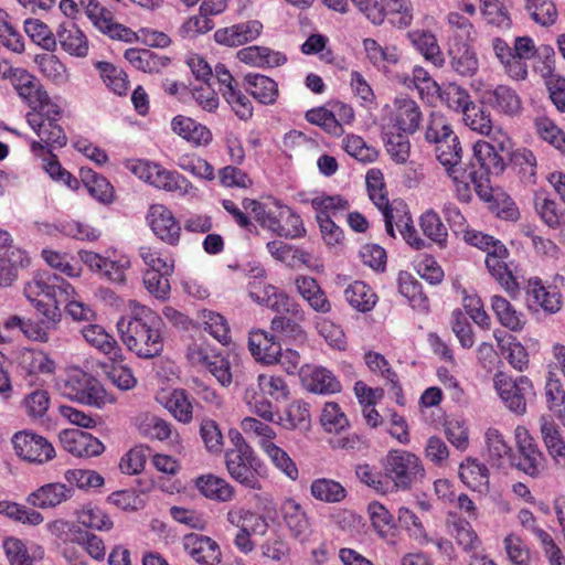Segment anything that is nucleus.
Instances as JSON below:
<instances>
[{
    "mask_svg": "<svg viewBox=\"0 0 565 565\" xmlns=\"http://www.w3.org/2000/svg\"><path fill=\"white\" fill-rule=\"evenodd\" d=\"M7 79L11 81L19 97L32 109L26 114V121L40 138L31 143L32 152L38 153L46 148L52 153L53 149L63 148L67 137L57 122L61 109L51 100L41 82L21 67H13Z\"/></svg>",
    "mask_w": 565,
    "mask_h": 565,
    "instance_id": "nucleus-1",
    "label": "nucleus"
},
{
    "mask_svg": "<svg viewBox=\"0 0 565 565\" xmlns=\"http://www.w3.org/2000/svg\"><path fill=\"white\" fill-rule=\"evenodd\" d=\"M120 339L140 359L161 355L164 347L163 321L152 309L135 306L131 313L117 322Z\"/></svg>",
    "mask_w": 565,
    "mask_h": 565,
    "instance_id": "nucleus-2",
    "label": "nucleus"
},
{
    "mask_svg": "<svg viewBox=\"0 0 565 565\" xmlns=\"http://www.w3.org/2000/svg\"><path fill=\"white\" fill-rule=\"evenodd\" d=\"M491 45L509 77L514 81L526 78L527 61L536 54L534 41L530 36H516L513 46L497 36L492 39Z\"/></svg>",
    "mask_w": 565,
    "mask_h": 565,
    "instance_id": "nucleus-3",
    "label": "nucleus"
},
{
    "mask_svg": "<svg viewBox=\"0 0 565 565\" xmlns=\"http://www.w3.org/2000/svg\"><path fill=\"white\" fill-rule=\"evenodd\" d=\"M385 477L394 489L409 490L414 484L422 482L425 469L418 456L406 450H390L383 460Z\"/></svg>",
    "mask_w": 565,
    "mask_h": 565,
    "instance_id": "nucleus-4",
    "label": "nucleus"
},
{
    "mask_svg": "<svg viewBox=\"0 0 565 565\" xmlns=\"http://www.w3.org/2000/svg\"><path fill=\"white\" fill-rule=\"evenodd\" d=\"M24 294L34 306L35 302H41L60 308V305L74 294V288L63 277L51 271H42L25 285Z\"/></svg>",
    "mask_w": 565,
    "mask_h": 565,
    "instance_id": "nucleus-5",
    "label": "nucleus"
},
{
    "mask_svg": "<svg viewBox=\"0 0 565 565\" xmlns=\"http://www.w3.org/2000/svg\"><path fill=\"white\" fill-rule=\"evenodd\" d=\"M493 383L505 407L516 415H523L527 403L535 396L532 381L523 375L512 379L504 372H498Z\"/></svg>",
    "mask_w": 565,
    "mask_h": 565,
    "instance_id": "nucleus-6",
    "label": "nucleus"
},
{
    "mask_svg": "<svg viewBox=\"0 0 565 565\" xmlns=\"http://www.w3.org/2000/svg\"><path fill=\"white\" fill-rule=\"evenodd\" d=\"M515 439L519 457L512 458V466L532 478L541 477L546 468V459L535 439L523 427L515 429Z\"/></svg>",
    "mask_w": 565,
    "mask_h": 565,
    "instance_id": "nucleus-7",
    "label": "nucleus"
},
{
    "mask_svg": "<svg viewBox=\"0 0 565 565\" xmlns=\"http://www.w3.org/2000/svg\"><path fill=\"white\" fill-rule=\"evenodd\" d=\"M455 171L449 177L456 184L457 196L461 202L471 200L469 182L473 184L475 191L481 200L490 202L493 199L490 180L484 178V174L479 175L476 163L470 162L468 166L456 168Z\"/></svg>",
    "mask_w": 565,
    "mask_h": 565,
    "instance_id": "nucleus-8",
    "label": "nucleus"
},
{
    "mask_svg": "<svg viewBox=\"0 0 565 565\" xmlns=\"http://www.w3.org/2000/svg\"><path fill=\"white\" fill-rule=\"evenodd\" d=\"M35 309L43 318L40 321H32L30 319L25 320L22 333L33 341L43 343L55 341L52 334L58 329L61 323V309L52 303L43 305L41 302H35Z\"/></svg>",
    "mask_w": 565,
    "mask_h": 565,
    "instance_id": "nucleus-9",
    "label": "nucleus"
},
{
    "mask_svg": "<svg viewBox=\"0 0 565 565\" xmlns=\"http://www.w3.org/2000/svg\"><path fill=\"white\" fill-rule=\"evenodd\" d=\"M17 455L30 462L44 463L55 456L52 444L34 433L19 431L12 438Z\"/></svg>",
    "mask_w": 565,
    "mask_h": 565,
    "instance_id": "nucleus-10",
    "label": "nucleus"
},
{
    "mask_svg": "<svg viewBox=\"0 0 565 565\" xmlns=\"http://www.w3.org/2000/svg\"><path fill=\"white\" fill-rule=\"evenodd\" d=\"M81 6L85 8L87 17L98 28L99 31L107 34L113 40H120L131 43L137 40L136 33L129 28L113 21L110 11L100 7L95 0H81Z\"/></svg>",
    "mask_w": 565,
    "mask_h": 565,
    "instance_id": "nucleus-11",
    "label": "nucleus"
},
{
    "mask_svg": "<svg viewBox=\"0 0 565 565\" xmlns=\"http://www.w3.org/2000/svg\"><path fill=\"white\" fill-rule=\"evenodd\" d=\"M188 358L193 365L204 366L222 386L232 383L231 364L222 353H215L203 345L189 348Z\"/></svg>",
    "mask_w": 565,
    "mask_h": 565,
    "instance_id": "nucleus-12",
    "label": "nucleus"
},
{
    "mask_svg": "<svg viewBox=\"0 0 565 565\" xmlns=\"http://www.w3.org/2000/svg\"><path fill=\"white\" fill-rule=\"evenodd\" d=\"M58 438L62 447L78 458L96 457L105 450L100 440L79 428L64 429Z\"/></svg>",
    "mask_w": 565,
    "mask_h": 565,
    "instance_id": "nucleus-13",
    "label": "nucleus"
},
{
    "mask_svg": "<svg viewBox=\"0 0 565 565\" xmlns=\"http://www.w3.org/2000/svg\"><path fill=\"white\" fill-rule=\"evenodd\" d=\"M250 298L258 303H266L276 316H287L299 320H306V312L294 298L285 292H278L275 287L268 285L264 287V295L249 290Z\"/></svg>",
    "mask_w": 565,
    "mask_h": 565,
    "instance_id": "nucleus-14",
    "label": "nucleus"
},
{
    "mask_svg": "<svg viewBox=\"0 0 565 565\" xmlns=\"http://www.w3.org/2000/svg\"><path fill=\"white\" fill-rule=\"evenodd\" d=\"M225 463L233 479L246 488L260 489V482L256 476V469L259 462L254 451L246 454V457L239 452H226Z\"/></svg>",
    "mask_w": 565,
    "mask_h": 565,
    "instance_id": "nucleus-15",
    "label": "nucleus"
},
{
    "mask_svg": "<svg viewBox=\"0 0 565 565\" xmlns=\"http://www.w3.org/2000/svg\"><path fill=\"white\" fill-rule=\"evenodd\" d=\"M72 382V397L81 404L102 408L113 402L100 382L87 374L73 377Z\"/></svg>",
    "mask_w": 565,
    "mask_h": 565,
    "instance_id": "nucleus-16",
    "label": "nucleus"
},
{
    "mask_svg": "<svg viewBox=\"0 0 565 565\" xmlns=\"http://www.w3.org/2000/svg\"><path fill=\"white\" fill-rule=\"evenodd\" d=\"M447 54L451 70L459 76L472 77L478 72L479 60L469 42L454 38Z\"/></svg>",
    "mask_w": 565,
    "mask_h": 565,
    "instance_id": "nucleus-17",
    "label": "nucleus"
},
{
    "mask_svg": "<svg viewBox=\"0 0 565 565\" xmlns=\"http://www.w3.org/2000/svg\"><path fill=\"white\" fill-rule=\"evenodd\" d=\"M185 552L199 564L215 565L221 561L220 545L211 537L190 533L183 537Z\"/></svg>",
    "mask_w": 565,
    "mask_h": 565,
    "instance_id": "nucleus-18",
    "label": "nucleus"
},
{
    "mask_svg": "<svg viewBox=\"0 0 565 565\" xmlns=\"http://www.w3.org/2000/svg\"><path fill=\"white\" fill-rule=\"evenodd\" d=\"M507 256V247L504 245H495V248L487 254L486 266L505 291L512 298H515L519 294V284L504 262Z\"/></svg>",
    "mask_w": 565,
    "mask_h": 565,
    "instance_id": "nucleus-19",
    "label": "nucleus"
},
{
    "mask_svg": "<svg viewBox=\"0 0 565 565\" xmlns=\"http://www.w3.org/2000/svg\"><path fill=\"white\" fill-rule=\"evenodd\" d=\"M484 99L492 109L508 117H516L523 109L518 92L508 85H497L488 89Z\"/></svg>",
    "mask_w": 565,
    "mask_h": 565,
    "instance_id": "nucleus-20",
    "label": "nucleus"
},
{
    "mask_svg": "<svg viewBox=\"0 0 565 565\" xmlns=\"http://www.w3.org/2000/svg\"><path fill=\"white\" fill-rule=\"evenodd\" d=\"M73 494V487L62 482H51L30 493L26 502L39 509L55 508L70 500Z\"/></svg>",
    "mask_w": 565,
    "mask_h": 565,
    "instance_id": "nucleus-21",
    "label": "nucleus"
},
{
    "mask_svg": "<svg viewBox=\"0 0 565 565\" xmlns=\"http://www.w3.org/2000/svg\"><path fill=\"white\" fill-rule=\"evenodd\" d=\"M248 349L257 362L266 365L276 364L277 356L281 354V345L275 335L260 329L249 333Z\"/></svg>",
    "mask_w": 565,
    "mask_h": 565,
    "instance_id": "nucleus-22",
    "label": "nucleus"
},
{
    "mask_svg": "<svg viewBox=\"0 0 565 565\" xmlns=\"http://www.w3.org/2000/svg\"><path fill=\"white\" fill-rule=\"evenodd\" d=\"M303 386L311 393L334 394L341 391V384L329 370L306 365L300 370Z\"/></svg>",
    "mask_w": 565,
    "mask_h": 565,
    "instance_id": "nucleus-23",
    "label": "nucleus"
},
{
    "mask_svg": "<svg viewBox=\"0 0 565 565\" xmlns=\"http://www.w3.org/2000/svg\"><path fill=\"white\" fill-rule=\"evenodd\" d=\"M149 220L153 233L160 239L170 245H175L179 242L181 227L166 206L152 205L149 211Z\"/></svg>",
    "mask_w": 565,
    "mask_h": 565,
    "instance_id": "nucleus-24",
    "label": "nucleus"
},
{
    "mask_svg": "<svg viewBox=\"0 0 565 565\" xmlns=\"http://www.w3.org/2000/svg\"><path fill=\"white\" fill-rule=\"evenodd\" d=\"M541 437L555 466L565 469V439L559 427L550 417L540 418Z\"/></svg>",
    "mask_w": 565,
    "mask_h": 565,
    "instance_id": "nucleus-25",
    "label": "nucleus"
},
{
    "mask_svg": "<svg viewBox=\"0 0 565 565\" xmlns=\"http://www.w3.org/2000/svg\"><path fill=\"white\" fill-rule=\"evenodd\" d=\"M295 285L299 295L313 311L326 315L332 310L331 301L313 277L298 276Z\"/></svg>",
    "mask_w": 565,
    "mask_h": 565,
    "instance_id": "nucleus-26",
    "label": "nucleus"
},
{
    "mask_svg": "<svg viewBox=\"0 0 565 565\" xmlns=\"http://www.w3.org/2000/svg\"><path fill=\"white\" fill-rule=\"evenodd\" d=\"M81 332L87 343L108 355L110 361H122L124 355L120 345L103 327L88 324Z\"/></svg>",
    "mask_w": 565,
    "mask_h": 565,
    "instance_id": "nucleus-27",
    "label": "nucleus"
},
{
    "mask_svg": "<svg viewBox=\"0 0 565 565\" xmlns=\"http://www.w3.org/2000/svg\"><path fill=\"white\" fill-rule=\"evenodd\" d=\"M473 158L479 164V175L489 179V174L499 175L505 170V161L502 153H497L493 146H489L486 140H479L473 145Z\"/></svg>",
    "mask_w": 565,
    "mask_h": 565,
    "instance_id": "nucleus-28",
    "label": "nucleus"
},
{
    "mask_svg": "<svg viewBox=\"0 0 565 565\" xmlns=\"http://www.w3.org/2000/svg\"><path fill=\"white\" fill-rule=\"evenodd\" d=\"M55 38L64 51L75 56H86L88 44L85 34L72 21H64L58 25Z\"/></svg>",
    "mask_w": 565,
    "mask_h": 565,
    "instance_id": "nucleus-29",
    "label": "nucleus"
},
{
    "mask_svg": "<svg viewBox=\"0 0 565 565\" xmlns=\"http://www.w3.org/2000/svg\"><path fill=\"white\" fill-rule=\"evenodd\" d=\"M286 525L296 539L305 540L311 532V524L306 511L294 499H287L281 505Z\"/></svg>",
    "mask_w": 565,
    "mask_h": 565,
    "instance_id": "nucleus-30",
    "label": "nucleus"
},
{
    "mask_svg": "<svg viewBox=\"0 0 565 565\" xmlns=\"http://www.w3.org/2000/svg\"><path fill=\"white\" fill-rule=\"evenodd\" d=\"M172 130L193 143L195 147L207 146L212 141V132L205 126L196 122L192 118L175 116L171 121Z\"/></svg>",
    "mask_w": 565,
    "mask_h": 565,
    "instance_id": "nucleus-31",
    "label": "nucleus"
},
{
    "mask_svg": "<svg viewBox=\"0 0 565 565\" xmlns=\"http://www.w3.org/2000/svg\"><path fill=\"white\" fill-rule=\"evenodd\" d=\"M395 121L401 131L414 134L422 121V113L417 103L405 96L396 97Z\"/></svg>",
    "mask_w": 565,
    "mask_h": 565,
    "instance_id": "nucleus-32",
    "label": "nucleus"
},
{
    "mask_svg": "<svg viewBox=\"0 0 565 565\" xmlns=\"http://www.w3.org/2000/svg\"><path fill=\"white\" fill-rule=\"evenodd\" d=\"M407 38L426 61L437 67H441L445 64L443 52L436 36L431 32L413 30L407 33Z\"/></svg>",
    "mask_w": 565,
    "mask_h": 565,
    "instance_id": "nucleus-33",
    "label": "nucleus"
},
{
    "mask_svg": "<svg viewBox=\"0 0 565 565\" xmlns=\"http://www.w3.org/2000/svg\"><path fill=\"white\" fill-rule=\"evenodd\" d=\"M245 89L260 104L271 105L278 96L277 83L268 76L248 73L244 76Z\"/></svg>",
    "mask_w": 565,
    "mask_h": 565,
    "instance_id": "nucleus-34",
    "label": "nucleus"
},
{
    "mask_svg": "<svg viewBox=\"0 0 565 565\" xmlns=\"http://www.w3.org/2000/svg\"><path fill=\"white\" fill-rule=\"evenodd\" d=\"M237 58L256 67H275L285 64L286 56L265 46H247L237 52Z\"/></svg>",
    "mask_w": 565,
    "mask_h": 565,
    "instance_id": "nucleus-35",
    "label": "nucleus"
},
{
    "mask_svg": "<svg viewBox=\"0 0 565 565\" xmlns=\"http://www.w3.org/2000/svg\"><path fill=\"white\" fill-rule=\"evenodd\" d=\"M150 184L168 192H174L179 195L189 194L194 190L193 184L185 177L177 171H169L161 164H159L154 171Z\"/></svg>",
    "mask_w": 565,
    "mask_h": 565,
    "instance_id": "nucleus-36",
    "label": "nucleus"
},
{
    "mask_svg": "<svg viewBox=\"0 0 565 565\" xmlns=\"http://www.w3.org/2000/svg\"><path fill=\"white\" fill-rule=\"evenodd\" d=\"M195 487L205 498L218 502H227L234 495L233 487L226 480L213 475L196 478Z\"/></svg>",
    "mask_w": 565,
    "mask_h": 565,
    "instance_id": "nucleus-37",
    "label": "nucleus"
},
{
    "mask_svg": "<svg viewBox=\"0 0 565 565\" xmlns=\"http://www.w3.org/2000/svg\"><path fill=\"white\" fill-rule=\"evenodd\" d=\"M529 300L532 299L533 303L540 306L543 310L554 313L561 308V295L556 289L546 288L537 278L530 279L527 284Z\"/></svg>",
    "mask_w": 565,
    "mask_h": 565,
    "instance_id": "nucleus-38",
    "label": "nucleus"
},
{
    "mask_svg": "<svg viewBox=\"0 0 565 565\" xmlns=\"http://www.w3.org/2000/svg\"><path fill=\"white\" fill-rule=\"evenodd\" d=\"M125 58L137 70L145 73H156L167 66L169 58L160 56L148 49H128Z\"/></svg>",
    "mask_w": 565,
    "mask_h": 565,
    "instance_id": "nucleus-39",
    "label": "nucleus"
},
{
    "mask_svg": "<svg viewBox=\"0 0 565 565\" xmlns=\"http://www.w3.org/2000/svg\"><path fill=\"white\" fill-rule=\"evenodd\" d=\"M459 477L461 481L473 491L482 492L488 488V468L476 459L468 458L460 465Z\"/></svg>",
    "mask_w": 565,
    "mask_h": 565,
    "instance_id": "nucleus-40",
    "label": "nucleus"
},
{
    "mask_svg": "<svg viewBox=\"0 0 565 565\" xmlns=\"http://www.w3.org/2000/svg\"><path fill=\"white\" fill-rule=\"evenodd\" d=\"M81 179L89 194L99 202L109 204L114 201V188L105 177L89 168H82Z\"/></svg>",
    "mask_w": 565,
    "mask_h": 565,
    "instance_id": "nucleus-41",
    "label": "nucleus"
},
{
    "mask_svg": "<svg viewBox=\"0 0 565 565\" xmlns=\"http://www.w3.org/2000/svg\"><path fill=\"white\" fill-rule=\"evenodd\" d=\"M276 423L289 430L308 429L310 427L309 404L300 399L294 401L286 407L284 415H280Z\"/></svg>",
    "mask_w": 565,
    "mask_h": 565,
    "instance_id": "nucleus-42",
    "label": "nucleus"
},
{
    "mask_svg": "<svg viewBox=\"0 0 565 565\" xmlns=\"http://www.w3.org/2000/svg\"><path fill=\"white\" fill-rule=\"evenodd\" d=\"M344 297L351 307L361 312L371 311L377 302V296L372 288L359 280L347 287Z\"/></svg>",
    "mask_w": 565,
    "mask_h": 565,
    "instance_id": "nucleus-43",
    "label": "nucleus"
},
{
    "mask_svg": "<svg viewBox=\"0 0 565 565\" xmlns=\"http://www.w3.org/2000/svg\"><path fill=\"white\" fill-rule=\"evenodd\" d=\"M462 149L456 135L436 145L438 161L446 168L448 175L455 173V169L465 166L461 162Z\"/></svg>",
    "mask_w": 565,
    "mask_h": 565,
    "instance_id": "nucleus-44",
    "label": "nucleus"
},
{
    "mask_svg": "<svg viewBox=\"0 0 565 565\" xmlns=\"http://www.w3.org/2000/svg\"><path fill=\"white\" fill-rule=\"evenodd\" d=\"M398 290L408 299L413 308L427 310L429 307L428 297L423 291L422 284L411 274L402 271L398 275Z\"/></svg>",
    "mask_w": 565,
    "mask_h": 565,
    "instance_id": "nucleus-45",
    "label": "nucleus"
},
{
    "mask_svg": "<svg viewBox=\"0 0 565 565\" xmlns=\"http://www.w3.org/2000/svg\"><path fill=\"white\" fill-rule=\"evenodd\" d=\"M380 9L390 22L398 28H406L413 21L411 0H380Z\"/></svg>",
    "mask_w": 565,
    "mask_h": 565,
    "instance_id": "nucleus-46",
    "label": "nucleus"
},
{
    "mask_svg": "<svg viewBox=\"0 0 565 565\" xmlns=\"http://www.w3.org/2000/svg\"><path fill=\"white\" fill-rule=\"evenodd\" d=\"M491 308L499 322L512 330L519 331L523 327V316L505 298L494 295L491 297Z\"/></svg>",
    "mask_w": 565,
    "mask_h": 565,
    "instance_id": "nucleus-47",
    "label": "nucleus"
},
{
    "mask_svg": "<svg viewBox=\"0 0 565 565\" xmlns=\"http://www.w3.org/2000/svg\"><path fill=\"white\" fill-rule=\"evenodd\" d=\"M419 226L425 236H427L430 241L436 243L441 248L446 247L448 231L439 214L435 210L429 209L420 215Z\"/></svg>",
    "mask_w": 565,
    "mask_h": 565,
    "instance_id": "nucleus-48",
    "label": "nucleus"
},
{
    "mask_svg": "<svg viewBox=\"0 0 565 565\" xmlns=\"http://www.w3.org/2000/svg\"><path fill=\"white\" fill-rule=\"evenodd\" d=\"M95 67L98 70L103 82L110 90L119 96L127 94L129 82L127 74L121 68L103 61L96 62Z\"/></svg>",
    "mask_w": 565,
    "mask_h": 565,
    "instance_id": "nucleus-49",
    "label": "nucleus"
},
{
    "mask_svg": "<svg viewBox=\"0 0 565 565\" xmlns=\"http://www.w3.org/2000/svg\"><path fill=\"white\" fill-rule=\"evenodd\" d=\"M76 518L78 524L86 529L108 532L114 527L109 515L96 505H84L76 511Z\"/></svg>",
    "mask_w": 565,
    "mask_h": 565,
    "instance_id": "nucleus-50",
    "label": "nucleus"
},
{
    "mask_svg": "<svg viewBox=\"0 0 565 565\" xmlns=\"http://www.w3.org/2000/svg\"><path fill=\"white\" fill-rule=\"evenodd\" d=\"M486 443L489 460L492 466L501 468L504 459L512 460V448L508 446L502 434L498 429L489 428L486 433Z\"/></svg>",
    "mask_w": 565,
    "mask_h": 565,
    "instance_id": "nucleus-51",
    "label": "nucleus"
},
{
    "mask_svg": "<svg viewBox=\"0 0 565 565\" xmlns=\"http://www.w3.org/2000/svg\"><path fill=\"white\" fill-rule=\"evenodd\" d=\"M23 258L20 249H0V287L10 286L15 280Z\"/></svg>",
    "mask_w": 565,
    "mask_h": 565,
    "instance_id": "nucleus-52",
    "label": "nucleus"
},
{
    "mask_svg": "<svg viewBox=\"0 0 565 565\" xmlns=\"http://www.w3.org/2000/svg\"><path fill=\"white\" fill-rule=\"evenodd\" d=\"M310 491L315 499L328 503L340 502L347 497V490L340 482L327 478L315 480Z\"/></svg>",
    "mask_w": 565,
    "mask_h": 565,
    "instance_id": "nucleus-53",
    "label": "nucleus"
},
{
    "mask_svg": "<svg viewBox=\"0 0 565 565\" xmlns=\"http://www.w3.org/2000/svg\"><path fill=\"white\" fill-rule=\"evenodd\" d=\"M259 446L271 462L290 479L298 478V469L289 455L269 439L259 440Z\"/></svg>",
    "mask_w": 565,
    "mask_h": 565,
    "instance_id": "nucleus-54",
    "label": "nucleus"
},
{
    "mask_svg": "<svg viewBox=\"0 0 565 565\" xmlns=\"http://www.w3.org/2000/svg\"><path fill=\"white\" fill-rule=\"evenodd\" d=\"M199 319L213 338L222 344H228L231 341L230 328L223 316L217 312L203 309L199 312Z\"/></svg>",
    "mask_w": 565,
    "mask_h": 565,
    "instance_id": "nucleus-55",
    "label": "nucleus"
},
{
    "mask_svg": "<svg viewBox=\"0 0 565 565\" xmlns=\"http://www.w3.org/2000/svg\"><path fill=\"white\" fill-rule=\"evenodd\" d=\"M73 535V542L82 545L85 551L97 561L104 559L106 555V548L104 541L94 533H90L78 525L70 527Z\"/></svg>",
    "mask_w": 565,
    "mask_h": 565,
    "instance_id": "nucleus-56",
    "label": "nucleus"
},
{
    "mask_svg": "<svg viewBox=\"0 0 565 565\" xmlns=\"http://www.w3.org/2000/svg\"><path fill=\"white\" fill-rule=\"evenodd\" d=\"M303 321L287 316H275L271 319L270 329L286 339L303 342L307 339V333L300 324Z\"/></svg>",
    "mask_w": 565,
    "mask_h": 565,
    "instance_id": "nucleus-57",
    "label": "nucleus"
},
{
    "mask_svg": "<svg viewBox=\"0 0 565 565\" xmlns=\"http://www.w3.org/2000/svg\"><path fill=\"white\" fill-rule=\"evenodd\" d=\"M35 63L41 73L56 85H63L68 79V73L65 65L54 54L36 55Z\"/></svg>",
    "mask_w": 565,
    "mask_h": 565,
    "instance_id": "nucleus-58",
    "label": "nucleus"
},
{
    "mask_svg": "<svg viewBox=\"0 0 565 565\" xmlns=\"http://www.w3.org/2000/svg\"><path fill=\"white\" fill-rule=\"evenodd\" d=\"M24 31L29 38L46 51H54L56 47V38L51 29L39 19H26L24 21Z\"/></svg>",
    "mask_w": 565,
    "mask_h": 565,
    "instance_id": "nucleus-59",
    "label": "nucleus"
},
{
    "mask_svg": "<svg viewBox=\"0 0 565 565\" xmlns=\"http://www.w3.org/2000/svg\"><path fill=\"white\" fill-rule=\"evenodd\" d=\"M363 46L374 66L385 68L388 65L396 64L399 60L396 47H383L373 39H365Z\"/></svg>",
    "mask_w": 565,
    "mask_h": 565,
    "instance_id": "nucleus-60",
    "label": "nucleus"
},
{
    "mask_svg": "<svg viewBox=\"0 0 565 565\" xmlns=\"http://www.w3.org/2000/svg\"><path fill=\"white\" fill-rule=\"evenodd\" d=\"M166 407L180 423L188 424L193 418V405L184 390H174L168 398Z\"/></svg>",
    "mask_w": 565,
    "mask_h": 565,
    "instance_id": "nucleus-61",
    "label": "nucleus"
},
{
    "mask_svg": "<svg viewBox=\"0 0 565 565\" xmlns=\"http://www.w3.org/2000/svg\"><path fill=\"white\" fill-rule=\"evenodd\" d=\"M462 119L471 130L489 136L492 130L490 113L473 102L463 111Z\"/></svg>",
    "mask_w": 565,
    "mask_h": 565,
    "instance_id": "nucleus-62",
    "label": "nucleus"
},
{
    "mask_svg": "<svg viewBox=\"0 0 565 565\" xmlns=\"http://www.w3.org/2000/svg\"><path fill=\"white\" fill-rule=\"evenodd\" d=\"M121 361H111L110 364L103 365L104 372L108 380L119 390L128 391L136 386L137 380L132 371L120 364Z\"/></svg>",
    "mask_w": 565,
    "mask_h": 565,
    "instance_id": "nucleus-63",
    "label": "nucleus"
},
{
    "mask_svg": "<svg viewBox=\"0 0 565 565\" xmlns=\"http://www.w3.org/2000/svg\"><path fill=\"white\" fill-rule=\"evenodd\" d=\"M503 546L512 565H531L530 550L519 536L514 534L507 535L503 540Z\"/></svg>",
    "mask_w": 565,
    "mask_h": 565,
    "instance_id": "nucleus-64",
    "label": "nucleus"
}]
</instances>
